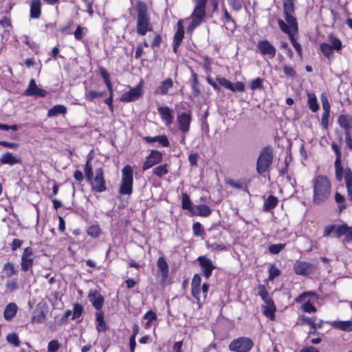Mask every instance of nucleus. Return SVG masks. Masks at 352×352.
<instances>
[{
  "mask_svg": "<svg viewBox=\"0 0 352 352\" xmlns=\"http://www.w3.org/2000/svg\"><path fill=\"white\" fill-rule=\"evenodd\" d=\"M331 194V183L324 175L317 176L314 182L313 201L316 204L324 202Z\"/></svg>",
  "mask_w": 352,
  "mask_h": 352,
  "instance_id": "1",
  "label": "nucleus"
},
{
  "mask_svg": "<svg viewBox=\"0 0 352 352\" xmlns=\"http://www.w3.org/2000/svg\"><path fill=\"white\" fill-rule=\"evenodd\" d=\"M135 10L137 12L136 32L138 34L144 36L152 30L147 6L144 2L138 1Z\"/></svg>",
  "mask_w": 352,
  "mask_h": 352,
  "instance_id": "2",
  "label": "nucleus"
},
{
  "mask_svg": "<svg viewBox=\"0 0 352 352\" xmlns=\"http://www.w3.org/2000/svg\"><path fill=\"white\" fill-rule=\"evenodd\" d=\"M273 161V150L270 146L263 148L256 161V171L263 174L268 170Z\"/></svg>",
  "mask_w": 352,
  "mask_h": 352,
  "instance_id": "3",
  "label": "nucleus"
},
{
  "mask_svg": "<svg viewBox=\"0 0 352 352\" xmlns=\"http://www.w3.org/2000/svg\"><path fill=\"white\" fill-rule=\"evenodd\" d=\"M133 170L130 165H126L122 170V181L119 193L122 195H131L133 191Z\"/></svg>",
  "mask_w": 352,
  "mask_h": 352,
  "instance_id": "4",
  "label": "nucleus"
},
{
  "mask_svg": "<svg viewBox=\"0 0 352 352\" xmlns=\"http://www.w3.org/2000/svg\"><path fill=\"white\" fill-rule=\"evenodd\" d=\"M91 190L96 192H102L107 190L106 181L104 177V171L102 168L95 170V175L88 179Z\"/></svg>",
  "mask_w": 352,
  "mask_h": 352,
  "instance_id": "5",
  "label": "nucleus"
},
{
  "mask_svg": "<svg viewBox=\"0 0 352 352\" xmlns=\"http://www.w3.org/2000/svg\"><path fill=\"white\" fill-rule=\"evenodd\" d=\"M254 346L253 341L247 337H240L232 340L229 349L234 352H249Z\"/></svg>",
  "mask_w": 352,
  "mask_h": 352,
  "instance_id": "6",
  "label": "nucleus"
},
{
  "mask_svg": "<svg viewBox=\"0 0 352 352\" xmlns=\"http://www.w3.org/2000/svg\"><path fill=\"white\" fill-rule=\"evenodd\" d=\"M283 11L285 15V19L287 21V24L289 26L294 29L297 30V21L294 16H293V13L294 12V6L292 0H284L283 3Z\"/></svg>",
  "mask_w": 352,
  "mask_h": 352,
  "instance_id": "7",
  "label": "nucleus"
},
{
  "mask_svg": "<svg viewBox=\"0 0 352 352\" xmlns=\"http://www.w3.org/2000/svg\"><path fill=\"white\" fill-rule=\"evenodd\" d=\"M34 252L30 247H27L23 250L21 256V267L23 272H27L33 266Z\"/></svg>",
  "mask_w": 352,
  "mask_h": 352,
  "instance_id": "8",
  "label": "nucleus"
},
{
  "mask_svg": "<svg viewBox=\"0 0 352 352\" xmlns=\"http://www.w3.org/2000/svg\"><path fill=\"white\" fill-rule=\"evenodd\" d=\"M142 94V82L135 87L131 88L129 91L124 93L120 97V101L129 102L137 100Z\"/></svg>",
  "mask_w": 352,
  "mask_h": 352,
  "instance_id": "9",
  "label": "nucleus"
},
{
  "mask_svg": "<svg viewBox=\"0 0 352 352\" xmlns=\"http://www.w3.org/2000/svg\"><path fill=\"white\" fill-rule=\"evenodd\" d=\"M188 21H190V19H180L177 22V30L174 35V37H173V50L175 54L177 52V49L184 38V25H183L184 22H187Z\"/></svg>",
  "mask_w": 352,
  "mask_h": 352,
  "instance_id": "10",
  "label": "nucleus"
},
{
  "mask_svg": "<svg viewBox=\"0 0 352 352\" xmlns=\"http://www.w3.org/2000/svg\"><path fill=\"white\" fill-rule=\"evenodd\" d=\"M162 161V154L161 152L153 150L144 162L142 169L146 170L153 166L160 163Z\"/></svg>",
  "mask_w": 352,
  "mask_h": 352,
  "instance_id": "11",
  "label": "nucleus"
},
{
  "mask_svg": "<svg viewBox=\"0 0 352 352\" xmlns=\"http://www.w3.org/2000/svg\"><path fill=\"white\" fill-rule=\"evenodd\" d=\"M47 91L38 87L34 79L30 80L28 88L24 92L26 96L45 97Z\"/></svg>",
  "mask_w": 352,
  "mask_h": 352,
  "instance_id": "12",
  "label": "nucleus"
},
{
  "mask_svg": "<svg viewBox=\"0 0 352 352\" xmlns=\"http://www.w3.org/2000/svg\"><path fill=\"white\" fill-rule=\"evenodd\" d=\"M258 48L263 55H268L271 58L276 56V48L267 40L259 41Z\"/></svg>",
  "mask_w": 352,
  "mask_h": 352,
  "instance_id": "13",
  "label": "nucleus"
},
{
  "mask_svg": "<svg viewBox=\"0 0 352 352\" xmlns=\"http://www.w3.org/2000/svg\"><path fill=\"white\" fill-rule=\"evenodd\" d=\"M199 265L201 267L204 275L206 278H209L212 270L215 268L212 261L206 256H199Z\"/></svg>",
  "mask_w": 352,
  "mask_h": 352,
  "instance_id": "14",
  "label": "nucleus"
},
{
  "mask_svg": "<svg viewBox=\"0 0 352 352\" xmlns=\"http://www.w3.org/2000/svg\"><path fill=\"white\" fill-rule=\"evenodd\" d=\"M195 1L196 4L193 12L190 17L187 18L190 19V21L184 22L185 24H188V26L186 28V32L188 34L192 33L198 25V0H195Z\"/></svg>",
  "mask_w": 352,
  "mask_h": 352,
  "instance_id": "15",
  "label": "nucleus"
},
{
  "mask_svg": "<svg viewBox=\"0 0 352 352\" xmlns=\"http://www.w3.org/2000/svg\"><path fill=\"white\" fill-rule=\"evenodd\" d=\"M344 236V241H352V227L349 226L346 223H343L338 226L336 230V237L340 238Z\"/></svg>",
  "mask_w": 352,
  "mask_h": 352,
  "instance_id": "16",
  "label": "nucleus"
},
{
  "mask_svg": "<svg viewBox=\"0 0 352 352\" xmlns=\"http://www.w3.org/2000/svg\"><path fill=\"white\" fill-rule=\"evenodd\" d=\"M157 267L158 272L161 275V281L164 283L168 278L169 268L168 265L164 257L161 256L158 258L157 262Z\"/></svg>",
  "mask_w": 352,
  "mask_h": 352,
  "instance_id": "17",
  "label": "nucleus"
},
{
  "mask_svg": "<svg viewBox=\"0 0 352 352\" xmlns=\"http://www.w3.org/2000/svg\"><path fill=\"white\" fill-rule=\"evenodd\" d=\"M89 298L93 306L97 310L102 309L104 303V298L99 292L96 291L91 292L89 295Z\"/></svg>",
  "mask_w": 352,
  "mask_h": 352,
  "instance_id": "18",
  "label": "nucleus"
},
{
  "mask_svg": "<svg viewBox=\"0 0 352 352\" xmlns=\"http://www.w3.org/2000/svg\"><path fill=\"white\" fill-rule=\"evenodd\" d=\"M0 162L3 164L13 166L14 164L21 163V160L16 155H14L10 152H7L1 155L0 157Z\"/></svg>",
  "mask_w": 352,
  "mask_h": 352,
  "instance_id": "19",
  "label": "nucleus"
},
{
  "mask_svg": "<svg viewBox=\"0 0 352 352\" xmlns=\"http://www.w3.org/2000/svg\"><path fill=\"white\" fill-rule=\"evenodd\" d=\"M157 111L161 118L166 122L168 126H170L173 121V116L170 109L168 107H159Z\"/></svg>",
  "mask_w": 352,
  "mask_h": 352,
  "instance_id": "20",
  "label": "nucleus"
},
{
  "mask_svg": "<svg viewBox=\"0 0 352 352\" xmlns=\"http://www.w3.org/2000/svg\"><path fill=\"white\" fill-rule=\"evenodd\" d=\"M311 264L308 263L297 261L294 265V270L298 275H305L311 270Z\"/></svg>",
  "mask_w": 352,
  "mask_h": 352,
  "instance_id": "21",
  "label": "nucleus"
},
{
  "mask_svg": "<svg viewBox=\"0 0 352 352\" xmlns=\"http://www.w3.org/2000/svg\"><path fill=\"white\" fill-rule=\"evenodd\" d=\"M173 87V81L171 78H167L162 81L160 85L156 89L155 94L166 95L168 91Z\"/></svg>",
  "mask_w": 352,
  "mask_h": 352,
  "instance_id": "22",
  "label": "nucleus"
},
{
  "mask_svg": "<svg viewBox=\"0 0 352 352\" xmlns=\"http://www.w3.org/2000/svg\"><path fill=\"white\" fill-rule=\"evenodd\" d=\"M179 127L183 132L188 131L190 122V116L186 113H182L177 118Z\"/></svg>",
  "mask_w": 352,
  "mask_h": 352,
  "instance_id": "23",
  "label": "nucleus"
},
{
  "mask_svg": "<svg viewBox=\"0 0 352 352\" xmlns=\"http://www.w3.org/2000/svg\"><path fill=\"white\" fill-rule=\"evenodd\" d=\"M41 0H32L30 4V17L38 19L41 15Z\"/></svg>",
  "mask_w": 352,
  "mask_h": 352,
  "instance_id": "24",
  "label": "nucleus"
},
{
  "mask_svg": "<svg viewBox=\"0 0 352 352\" xmlns=\"http://www.w3.org/2000/svg\"><path fill=\"white\" fill-rule=\"evenodd\" d=\"M17 312V306L15 303H9L5 308L3 316L6 320H11Z\"/></svg>",
  "mask_w": 352,
  "mask_h": 352,
  "instance_id": "25",
  "label": "nucleus"
},
{
  "mask_svg": "<svg viewBox=\"0 0 352 352\" xmlns=\"http://www.w3.org/2000/svg\"><path fill=\"white\" fill-rule=\"evenodd\" d=\"M338 121L340 126L345 129V131H349V129L352 128V117L350 116L340 115Z\"/></svg>",
  "mask_w": 352,
  "mask_h": 352,
  "instance_id": "26",
  "label": "nucleus"
},
{
  "mask_svg": "<svg viewBox=\"0 0 352 352\" xmlns=\"http://www.w3.org/2000/svg\"><path fill=\"white\" fill-rule=\"evenodd\" d=\"M144 140L148 143L157 142L163 146H168L169 145V142L165 135H157L155 137L146 136L144 138Z\"/></svg>",
  "mask_w": 352,
  "mask_h": 352,
  "instance_id": "27",
  "label": "nucleus"
},
{
  "mask_svg": "<svg viewBox=\"0 0 352 352\" xmlns=\"http://www.w3.org/2000/svg\"><path fill=\"white\" fill-rule=\"evenodd\" d=\"M46 314L41 307H37L33 312L32 321L35 323H43L45 320Z\"/></svg>",
  "mask_w": 352,
  "mask_h": 352,
  "instance_id": "28",
  "label": "nucleus"
},
{
  "mask_svg": "<svg viewBox=\"0 0 352 352\" xmlns=\"http://www.w3.org/2000/svg\"><path fill=\"white\" fill-rule=\"evenodd\" d=\"M332 326L338 329L344 331H352V322L350 320L346 321H334L332 323Z\"/></svg>",
  "mask_w": 352,
  "mask_h": 352,
  "instance_id": "29",
  "label": "nucleus"
},
{
  "mask_svg": "<svg viewBox=\"0 0 352 352\" xmlns=\"http://www.w3.org/2000/svg\"><path fill=\"white\" fill-rule=\"evenodd\" d=\"M276 311V307L273 300L270 301L269 302L265 303V305L263 306V313L264 314L268 317L271 320H274V312Z\"/></svg>",
  "mask_w": 352,
  "mask_h": 352,
  "instance_id": "30",
  "label": "nucleus"
},
{
  "mask_svg": "<svg viewBox=\"0 0 352 352\" xmlns=\"http://www.w3.org/2000/svg\"><path fill=\"white\" fill-rule=\"evenodd\" d=\"M67 112V108L63 104L54 105L47 111L49 118L56 116L59 114H65Z\"/></svg>",
  "mask_w": 352,
  "mask_h": 352,
  "instance_id": "31",
  "label": "nucleus"
},
{
  "mask_svg": "<svg viewBox=\"0 0 352 352\" xmlns=\"http://www.w3.org/2000/svg\"><path fill=\"white\" fill-rule=\"evenodd\" d=\"M91 160L92 156L90 155H87V162L84 167L85 175L87 180L90 179V178L92 177L93 175H94L92 170Z\"/></svg>",
  "mask_w": 352,
  "mask_h": 352,
  "instance_id": "32",
  "label": "nucleus"
},
{
  "mask_svg": "<svg viewBox=\"0 0 352 352\" xmlns=\"http://www.w3.org/2000/svg\"><path fill=\"white\" fill-rule=\"evenodd\" d=\"M320 50L323 54L329 60L333 58V49L329 43H322L320 44Z\"/></svg>",
  "mask_w": 352,
  "mask_h": 352,
  "instance_id": "33",
  "label": "nucleus"
},
{
  "mask_svg": "<svg viewBox=\"0 0 352 352\" xmlns=\"http://www.w3.org/2000/svg\"><path fill=\"white\" fill-rule=\"evenodd\" d=\"M308 97V104L309 109L313 111L316 112L319 109L318 104L317 102V99L314 94L309 93L307 94Z\"/></svg>",
  "mask_w": 352,
  "mask_h": 352,
  "instance_id": "34",
  "label": "nucleus"
},
{
  "mask_svg": "<svg viewBox=\"0 0 352 352\" xmlns=\"http://www.w3.org/2000/svg\"><path fill=\"white\" fill-rule=\"evenodd\" d=\"M96 329L98 332H104L106 330V324L104 320L103 314L98 312L96 314Z\"/></svg>",
  "mask_w": 352,
  "mask_h": 352,
  "instance_id": "35",
  "label": "nucleus"
},
{
  "mask_svg": "<svg viewBox=\"0 0 352 352\" xmlns=\"http://www.w3.org/2000/svg\"><path fill=\"white\" fill-rule=\"evenodd\" d=\"M277 204L278 199L275 196H269L264 204L265 210L269 211L274 208L276 206Z\"/></svg>",
  "mask_w": 352,
  "mask_h": 352,
  "instance_id": "36",
  "label": "nucleus"
},
{
  "mask_svg": "<svg viewBox=\"0 0 352 352\" xmlns=\"http://www.w3.org/2000/svg\"><path fill=\"white\" fill-rule=\"evenodd\" d=\"M3 269L7 277L17 274V270L15 269L14 265L10 262L6 263Z\"/></svg>",
  "mask_w": 352,
  "mask_h": 352,
  "instance_id": "37",
  "label": "nucleus"
},
{
  "mask_svg": "<svg viewBox=\"0 0 352 352\" xmlns=\"http://www.w3.org/2000/svg\"><path fill=\"white\" fill-rule=\"evenodd\" d=\"M168 172V170L167 164H162L153 169V174L159 177H162L166 175Z\"/></svg>",
  "mask_w": 352,
  "mask_h": 352,
  "instance_id": "38",
  "label": "nucleus"
},
{
  "mask_svg": "<svg viewBox=\"0 0 352 352\" xmlns=\"http://www.w3.org/2000/svg\"><path fill=\"white\" fill-rule=\"evenodd\" d=\"M335 168L336 178L338 182H340L342 179L343 175L344 174V170H343V168L341 165V160H336Z\"/></svg>",
  "mask_w": 352,
  "mask_h": 352,
  "instance_id": "39",
  "label": "nucleus"
},
{
  "mask_svg": "<svg viewBox=\"0 0 352 352\" xmlns=\"http://www.w3.org/2000/svg\"><path fill=\"white\" fill-rule=\"evenodd\" d=\"M144 318L147 320V322L144 324L145 328L149 329L152 322L156 320V315L153 311H148L144 314Z\"/></svg>",
  "mask_w": 352,
  "mask_h": 352,
  "instance_id": "40",
  "label": "nucleus"
},
{
  "mask_svg": "<svg viewBox=\"0 0 352 352\" xmlns=\"http://www.w3.org/2000/svg\"><path fill=\"white\" fill-rule=\"evenodd\" d=\"M344 177L347 190L352 188V172L349 168L344 169Z\"/></svg>",
  "mask_w": 352,
  "mask_h": 352,
  "instance_id": "41",
  "label": "nucleus"
},
{
  "mask_svg": "<svg viewBox=\"0 0 352 352\" xmlns=\"http://www.w3.org/2000/svg\"><path fill=\"white\" fill-rule=\"evenodd\" d=\"M329 45L333 50L339 51L342 49V43L340 40L333 35L329 36Z\"/></svg>",
  "mask_w": 352,
  "mask_h": 352,
  "instance_id": "42",
  "label": "nucleus"
},
{
  "mask_svg": "<svg viewBox=\"0 0 352 352\" xmlns=\"http://www.w3.org/2000/svg\"><path fill=\"white\" fill-rule=\"evenodd\" d=\"M104 94V92H98L94 90H90L85 93V98L86 100L92 101L95 98L102 97Z\"/></svg>",
  "mask_w": 352,
  "mask_h": 352,
  "instance_id": "43",
  "label": "nucleus"
},
{
  "mask_svg": "<svg viewBox=\"0 0 352 352\" xmlns=\"http://www.w3.org/2000/svg\"><path fill=\"white\" fill-rule=\"evenodd\" d=\"M335 201L338 204H340L338 206L340 212H342L346 208V205L345 204V197L342 195L339 192H336L335 195Z\"/></svg>",
  "mask_w": 352,
  "mask_h": 352,
  "instance_id": "44",
  "label": "nucleus"
},
{
  "mask_svg": "<svg viewBox=\"0 0 352 352\" xmlns=\"http://www.w3.org/2000/svg\"><path fill=\"white\" fill-rule=\"evenodd\" d=\"M258 289H259L258 294L262 298V299L265 302V303L269 302L270 301L272 300V299L269 296L268 292L265 289L264 286L260 285Z\"/></svg>",
  "mask_w": 352,
  "mask_h": 352,
  "instance_id": "45",
  "label": "nucleus"
},
{
  "mask_svg": "<svg viewBox=\"0 0 352 352\" xmlns=\"http://www.w3.org/2000/svg\"><path fill=\"white\" fill-rule=\"evenodd\" d=\"M192 294L198 299V274H195L192 281Z\"/></svg>",
  "mask_w": 352,
  "mask_h": 352,
  "instance_id": "46",
  "label": "nucleus"
},
{
  "mask_svg": "<svg viewBox=\"0 0 352 352\" xmlns=\"http://www.w3.org/2000/svg\"><path fill=\"white\" fill-rule=\"evenodd\" d=\"M285 246V244L278 243L274 244L269 246L268 250L271 254H278Z\"/></svg>",
  "mask_w": 352,
  "mask_h": 352,
  "instance_id": "47",
  "label": "nucleus"
},
{
  "mask_svg": "<svg viewBox=\"0 0 352 352\" xmlns=\"http://www.w3.org/2000/svg\"><path fill=\"white\" fill-rule=\"evenodd\" d=\"M7 341L13 344L15 346H19L20 344V341L19 340L18 336L16 333H10L6 337Z\"/></svg>",
  "mask_w": 352,
  "mask_h": 352,
  "instance_id": "48",
  "label": "nucleus"
},
{
  "mask_svg": "<svg viewBox=\"0 0 352 352\" xmlns=\"http://www.w3.org/2000/svg\"><path fill=\"white\" fill-rule=\"evenodd\" d=\"M82 309H83L82 306L81 305L74 304V309L72 311V314H73L72 319L74 320V319L79 318L82 313Z\"/></svg>",
  "mask_w": 352,
  "mask_h": 352,
  "instance_id": "49",
  "label": "nucleus"
},
{
  "mask_svg": "<svg viewBox=\"0 0 352 352\" xmlns=\"http://www.w3.org/2000/svg\"><path fill=\"white\" fill-rule=\"evenodd\" d=\"M216 80L218 82V84L228 89H232V83L226 79L225 78H217Z\"/></svg>",
  "mask_w": 352,
  "mask_h": 352,
  "instance_id": "50",
  "label": "nucleus"
},
{
  "mask_svg": "<svg viewBox=\"0 0 352 352\" xmlns=\"http://www.w3.org/2000/svg\"><path fill=\"white\" fill-rule=\"evenodd\" d=\"M320 100L322 105L323 111H330V104L329 102L327 96L325 94L322 93L321 94Z\"/></svg>",
  "mask_w": 352,
  "mask_h": 352,
  "instance_id": "51",
  "label": "nucleus"
},
{
  "mask_svg": "<svg viewBox=\"0 0 352 352\" xmlns=\"http://www.w3.org/2000/svg\"><path fill=\"white\" fill-rule=\"evenodd\" d=\"M290 41L293 45V47L297 52L299 56H302V48L300 43H298L294 38V36L292 34H290Z\"/></svg>",
  "mask_w": 352,
  "mask_h": 352,
  "instance_id": "52",
  "label": "nucleus"
},
{
  "mask_svg": "<svg viewBox=\"0 0 352 352\" xmlns=\"http://www.w3.org/2000/svg\"><path fill=\"white\" fill-rule=\"evenodd\" d=\"M85 28H84L80 25H78L76 28V29L74 33V37L76 40L80 41L82 38V37L85 35Z\"/></svg>",
  "mask_w": 352,
  "mask_h": 352,
  "instance_id": "53",
  "label": "nucleus"
},
{
  "mask_svg": "<svg viewBox=\"0 0 352 352\" xmlns=\"http://www.w3.org/2000/svg\"><path fill=\"white\" fill-rule=\"evenodd\" d=\"M262 82L263 80L261 78H257L251 81L250 87L252 90L261 89L263 87Z\"/></svg>",
  "mask_w": 352,
  "mask_h": 352,
  "instance_id": "54",
  "label": "nucleus"
},
{
  "mask_svg": "<svg viewBox=\"0 0 352 352\" xmlns=\"http://www.w3.org/2000/svg\"><path fill=\"white\" fill-rule=\"evenodd\" d=\"M182 207L184 209L191 210V201L189 197L185 193L182 195Z\"/></svg>",
  "mask_w": 352,
  "mask_h": 352,
  "instance_id": "55",
  "label": "nucleus"
},
{
  "mask_svg": "<svg viewBox=\"0 0 352 352\" xmlns=\"http://www.w3.org/2000/svg\"><path fill=\"white\" fill-rule=\"evenodd\" d=\"M300 321L301 324H309L313 329H316V324L314 322V320L310 318H307L305 316H302L300 318Z\"/></svg>",
  "mask_w": 352,
  "mask_h": 352,
  "instance_id": "56",
  "label": "nucleus"
},
{
  "mask_svg": "<svg viewBox=\"0 0 352 352\" xmlns=\"http://www.w3.org/2000/svg\"><path fill=\"white\" fill-rule=\"evenodd\" d=\"M280 274V270L275 267L274 265H272L269 270V279L273 280L274 278L278 276Z\"/></svg>",
  "mask_w": 352,
  "mask_h": 352,
  "instance_id": "57",
  "label": "nucleus"
},
{
  "mask_svg": "<svg viewBox=\"0 0 352 352\" xmlns=\"http://www.w3.org/2000/svg\"><path fill=\"white\" fill-rule=\"evenodd\" d=\"M60 348V344L56 340H51L47 346V351L49 352H55Z\"/></svg>",
  "mask_w": 352,
  "mask_h": 352,
  "instance_id": "58",
  "label": "nucleus"
},
{
  "mask_svg": "<svg viewBox=\"0 0 352 352\" xmlns=\"http://www.w3.org/2000/svg\"><path fill=\"white\" fill-rule=\"evenodd\" d=\"M338 226L331 225L324 228V236H328L332 232H333L334 235L336 236V230L338 229Z\"/></svg>",
  "mask_w": 352,
  "mask_h": 352,
  "instance_id": "59",
  "label": "nucleus"
},
{
  "mask_svg": "<svg viewBox=\"0 0 352 352\" xmlns=\"http://www.w3.org/2000/svg\"><path fill=\"white\" fill-rule=\"evenodd\" d=\"M211 213L210 207L206 205H199V216L206 217Z\"/></svg>",
  "mask_w": 352,
  "mask_h": 352,
  "instance_id": "60",
  "label": "nucleus"
},
{
  "mask_svg": "<svg viewBox=\"0 0 352 352\" xmlns=\"http://www.w3.org/2000/svg\"><path fill=\"white\" fill-rule=\"evenodd\" d=\"M330 111H323L321 118V124L324 129L328 127V120L329 117Z\"/></svg>",
  "mask_w": 352,
  "mask_h": 352,
  "instance_id": "61",
  "label": "nucleus"
},
{
  "mask_svg": "<svg viewBox=\"0 0 352 352\" xmlns=\"http://www.w3.org/2000/svg\"><path fill=\"white\" fill-rule=\"evenodd\" d=\"M283 72L287 76L294 78L296 75V72L295 70L289 65H285L283 67Z\"/></svg>",
  "mask_w": 352,
  "mask_h": 352,
  "instance_id": "62",
  "label": "nucleus"
},
{
  "mask_svg": "<svg viewBox=\"0 0 352 352\" xmlns=\"http://www.w3.org/2000/svg\"><path fill=\"white\" fill-rule=\"evenodd\" d=\"M278 25H279L280 30L283 32L288 34L289 36H290V34H292L290 32V29L289 28V24L288 25L285 24V23L281 19H279L278 21Z\"/></svg>",
  "mask_w": 352,
  "mask_h": 352,
  "instance_id": "63",
  "label": "nucleus"
},
{
  "mask_svg": "<svg viewBox=\"0 0 352 352\" xmlns=\"http://www.w3.org/2000/svg\"><path fill=\"white\" fill-rule=\"evenodd\" d=\"M6 287L9 291L13 292L18 287L17 282L15 280H9L7 281Z\"/></svg>",
  "mask_w": 352,
  "mask_h": 352,
  "instance_id": "64",
  "label": "nucleus"
}]
</instances>
